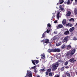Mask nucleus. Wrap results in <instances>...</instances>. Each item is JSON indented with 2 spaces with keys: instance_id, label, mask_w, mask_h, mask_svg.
<instances>
[{
  "instance_id": "7",
  "label": "nucleus",
  "mask_w": 77,
  "mask_h": 77,
  "mask_svg": "<svg viewBox=\"0 0 77 77\" xmlns=\"http://www.w3.org/2000/svg\"><path fill=\"white\" fill-rule=\"evenodd\" d=\"M62 27H63V25L62 24H59L57 27V29H60L61 28H62Z\"/></svg>"
},
{
  "instance_id": "41",
  "label": "nucleus",
  "mask_w": 77,
  "mask_h": 77,
  "mask_svg": "<svg viewBox=\"0 0 77 77\" xmlns=\"http://www.w3.org/2000/svg\"><path fill=\"white\" fill-rule=\"evenodd\" d=\"M60 77V76L58 74H57L55 75L54 76V77Z\"/></svg>"
},
{
  "instance_id": "28",
  "label": "nucleus",
  "mask_w": 77,
  "mask_h": 77,
  "mask_svg": "<svg viewBox=\"0 0 77 77\" xmlns=\"http://www.w3.org/2000/svg\"><path fill=\"white\" fill-rule=\"evenodd\" d=\"M36 66H35L33 67H31V69H30H30H35L36 68H36Z\"/></svg>"
},
{
  "instance_id": "39",
  "label": "nucleus",
  "mask_w": 77,
  "mask_h": 77,
  "mask_svg": "<svg viewBox=\"0 0 77 77\" xmlns=\"http://www.w3.org/2000/svg\"><path fill=\"white\" fill-rule=\"evenodd\" d=\"M34 72H35V73H36L38 71H37V70H36V68L34 70Z\"/></svg>"
},
{
  "instance_id": "26",
  "label": "nucleus",
  "mask_w": 77,
  "mask_h": 77,
  "mask_svg": "<svg viewBox=\"0 0 77 77\" xmlns=\"http://www.w3.org/2000/svg\"><path fill=\"white\" fill-rule=\"evenodd\" d=\"M66 74L68 77H70V74L68 72H66Z\"/></svg>"
},
{
  "instance_id": "42",
  "label": "nucleus",
  "mask_w": 77,
  "mask_h": 77,
  "mask_svg": "<svg viewBox=\"0 0 77 77\" xmlns=\"http://www.w3.org/2000/svg\"><path fill=\"white\" fill-rule=\"evenodd\" d=\"M73 39L74 41H76V40H77V38H76V37H75L73 38Z\"/></svg>"
},
{
  "instance_id": "21",
  "label": "nucleus",
  "mask_w": 77,
  "mask_h": 77,
  "mask_svg": "<svg viewBox=\"0 0 77 77\" xmlns=\"http://www.w3.org/2000/svg\"><path fill=\"white\" fill-rule=\"evenodd\" d=\"M74 12L75 15H77V9L75 8L74 9Z\"/></svg>"
},
{
  "instance_id": "2",
  "label": "nucleus",
  "mask_w": 77,
  "mask_h": 77,
  "mask_svg": "<svg viewBox=\"0 0 77 77\" xmlns=\"http://www.w3.org/2000/svg\"><path fill=\"white\" fill-rule=\"evenodd\" d=\"M58 62H57V63H54L52 64V66L53 68L52 69V71H54V70H56L57 68V67L58 66Z\"/></svg>"
},
{
  "instance_id": "29",
  "label": "nucleus",
  "mask_w": 77,
  "mask_h": 77,
  "mask_svg": "<svg viewBox=\"0 0 77 77\" xmlns=\"http://www.w3.org/2000/svg\"><path fill=\"white\" fill-rule=\"evenodd\" d=\"M60 8L61 9V11H63L64 8H62V6H61V5L60 6Z\"/></svg>"
},
{
  "instance_id": "33",
  "label": "nucleus",
  "mask_w": 77,
  "mask_h": 77,
  "mask_svg": "<svg viewBox=\"0 0 77 77\" xmlns=\"http://www.w3.org/2000/svg\"><path fill=\"white\" fill-rule=\"evenodd\" d=\"M68 64V61H67L65 63V65H67Z\"/></svg>"
},
{
  "instance_id": "44",
  "label": "nucleus",
  "mask_w": 77,
  "mask_h": 77,
  "mask_svg": "<svg viewBox=\"0 0 77 77\" xmlns=\"http://www.w3.org/2000/svg\"><path fill=\"white\" fill-rule=\"evenodd\" d=\"M43 42V43H44V40L41 41V42Z\"/></svg>"
},
{
  "instance_id": "15",
  "label": "nucleus",
  "mask_w": 77,
  "mask_h": 77,
  "mask_svg": "<svg viewBox=\"0 0 77 77\" xmlns=\"http://www.w3.org/2000/svg\"><path fill=\"white\" fill-rule=\"evenodd\" d=\"M67 13L66 14V16L69 17L71 14V12L69 11H68L67 12Z\"/></svg>"
},
{
  "instance_id": "45",
  "label": "nucleus",
  "mask_w": 77,
  "mask_h": 77,
  "mask_svg": "<svg viewBox=\"0 0 77 77\" xmlns=\"http://www.w3.org/2000/svg\"><path fill=\"white\" fill-rule=\"evenodd\" d=\"M57 20H55L54 22V23H57Z\"/></svg>"
},
{
  "instance_id": "52",
  "label": "nucleus",
  "mask_w": 77,
  "mask_h": 77,
  "mask_svg": "<svg viewBox=\"0 0 77 77\" xmlns=\"http://www.w3.org/2000/svg\"><path fill=\"white\" fill-rule=\"evenodd\" d=\"M37 77H40V76H39V75H38Z\"/></svg>"
},
{
  "instance_id": "54",
  "label": "nucleus",
  "mask_w": 77,
  "mask_h": 77,
  "mask_svg": "<svg viewBox=\"0 0 77 77\" xmlns=\"http://www.w3.org/2000/svg\"><path fill=\"white\" fill-rule=\"evenodd\" d=\"M71 1H73V0H71Z\"/></svg>"
},
{
  "instance_id": "12",
  "label": "nucleus",
  "mask_w": 77,
  "mask_h": 77,
  "mask_svg": "<svg viewBox=\"0 0 77 77\" xmlns=\"http://www.w3.org/2000/svg\"><path fill=\"white\" fill-rule=\"evenodd\" d=\"M54 72H50L49 73V76H50V77L53 76V75H54Z\"/></svg>"
},
{
  "instance_id": "37",
  "label": "nucleus",
  "mask_w": 77,
  "mask_h": 77,
  "mask_svg": "<svg viewBox=\"0 0 77 77\" xmlns=\"http://www.w3.org/2000/svg\"><path fill=\"white\" fill-rule=\"evenodd\" d=\"M62 1L63 2V3L64 2V1L63 0H59V3H61Z\"/></svg>"
},
{
  "instance_id": "40",
  "label": "nucleus",
  "mask_w": 77,
  "mask_h": 77,
  "mask_svg": "<svg viewBox=\"0 0 77 77\" xmlns=\"http://www.w3.org/2000/svg\"><path fill=\"white\" fill-rule=\"evenodd\" d=\"M50 31V30H48V29H47V31L45 32H46V33H48Z\"/></svg>"
},
{
  "instance_id": "50",
  "label": "nucleus",
  "mask_w": 77,
  "mask_h": 77,
  "mask_svg": "<svg viewBox=\"0 0 77 77\" xmlns=\"http://www.w3.org/2000/svg\"><path fill=\"white\" fill-rule=\"evenodd\" d=\"M50 57L51 58V59H53V57Z\"/></svg>"
},
{
  "instance_id": "13",
  "label": "nucleus",
  "mask_w": 77,
  "mask_h": 77,
  "mask_svg": "<svg viewBox=\"0 0 77 77\" xmlns=\"http://www.w3.org/2000/svg\"><path fill=\"white\" fill-rule=\"evenodd\" d=\"M64 34L65 35H68L69 34V31L68 30H67L64 32Z\"/></svg>"
},
{
  "instance_id": "46",
  "label": "nucleus",
  "mask_w": 77,
  "mask_h": 77,
  "mask_svg": "<svg viewBox=\"0 0 77 77\" xmlns=\"http://www.w3.org/2000/svg\"><path fill=\"white\" fill-rule=\"evenodd\" d=\"M63 77H66V75L65 74L63 75Z\"/></svg>"
},
{
  "instance_id": "17",
  "label": "nucleus",
  "mask_w": 77,
  "mask_h": 77,
  "mask_svg": "<svg viewBox=\"0 0 77 77\" xmlns=\"http://www.w3.org/2000/svg\"><path fill=\"white\" fill-rule=\"evenodd\" d=\"M66 20L64 19L62 21V24L63 25H65L66 24Z\"/></svg>"
},
{
  "instance_id": "18",
  "label": "nucleus",
  "mask_w": 77,
  "mask_h": 77,
  "mask_svg": "<svg viewBox=\"0 0 77 77\" xmlns=\"http://www.w3.org/2000/svg\"><path fill=\"white\" fill-rule=\"evenodd\" d=\"M66 45L65 44H63L61 46V48L62 49H63L65 48H66Z\"/></svg>"
},
{
  "instance_id": "53",
  "label": "nucleus",
  "mask_w": 77,
  "mask_h": 77,
  "mask_svg": "<svg viewBox=\"0 0 77 77\" xmlns=\"http://www.w3.org/2000/svg\"><path fill=\"white\" fill-rule=\"evenodd\" d=\"M76 26H77V23L76 24Z\"/></svg>"
},
{
  "instance_id": "23",
  "label": "nucleus",
  "mask_w": 77,
  "mask_h": 77,
  "mask_svg": "<svg viewBox=\"0 0 77 77\" xmlns=\"http://www.w3.org/2000/svg\"><path fill=\"white\" fill-rule=\"evenodd\" d=\"M41 56H42V57H41V58L42 59H44V58H45V55L44 54H41Z\"/></svg>"
},
{
  "instance_id": "5",
  "label": "nucleus",
  "mask_w": 77,
  "mask_h": 77,
  "mask_svg": "<svg viewBox=\"0 0 77 77\" xmlns=\"http://www.w3.org/2000/svg\"><path fill=\"white\" fill-rule=\"evenodd\" d=\"M68 41V36L66 37L63 39V41L64 42L66 43Z\"/></svg>"
},
{
  "instance_id": "11",
  "label": "nucleus",
  "mask_w": 77,
  "mask_h": 77,
  "mask_svg": "<svg viewBox=\"0 0 77 77\" xmlns=\"http://www.w3.org/2000/svg\"><path fill=\"white\" fill-rule=\"evenodd\" d=\"M51 69L50 68L48 69L46 71L47 72H46V75H48V73L51 71Z\"/></svg>"
},
{
  "instance_id": "8",
  "label": "nucleus",
  "mask_w": 77,
  "mask_h": 77,
  "mask_svg": "<svg viewBox=\"0 0 77 77\" xmlns=\"http://www.w3.org/2000/svg\"><path fill=\"white\" fill-rule=\"evenodd\" d=\"M49 42V39H48L44 40V43H45V44H48Z\"/></svg>"
},
{
  "instance_id": "27",
  "label": "nucleus",
  "mask_w": 77,
  "mask_h": 77,
  "mask_svg": "<svg viewBox=\"0 0 77 77\" xmlns=\"http://www.w3.org/2000/svg\"><path fill=\"white\" fill-rule=\"evenodd\" d=\"M32 63L33 65H36V64H35V60H32Z\"/></svg>"
},
{
  "instance_id": "6",
  "label": "nucleus",
  "mask_w": 77,
  "mask_h": 77,
  "mask_svg": "<svg viewBox=\"0 0 77 77\" xmlns=\"http://www.w3.org/2000/svg\"><path fill=\"white\" fill-rule=\"evenodd\" d=\"M66 27H71L73 26V25L72 24H71L70 23H68L66 24Z\"/></svg>"
},
{
  "instance_id": "22",
  "label": "nucleus",
  "mask_w": 77,
  "mask_h": 77,
  "mask_svg": "<svg viewBox=\"0 0 77 77\" xmlns=\"http://www.w3.org/2000/svg\"><path fill=\"white\" fill-rule=\"evenodd\" d=\"M61 57V55H60V54H58L57 56V57L58 59H60Z\"/></svg>"
},
{
  "instance_id": "48",
  "label": "nucleus",
  "mask_w": 77,
  "mask_h": 77,
  "mask_svg": "<svg viewBox=\"0 0 77 77\" xmlns=\"http://www.w3.org/2000/svg\"><path fill=\"white\" fill-rule=\"evenodd\" d=\"M55 17V14H54L53 16L52 17V18H53V17Z\"/></svg>"
},
{
  "instance_id": "43",
  "label": "nucleus",
  "mask_w": 77,
  "mask_h": 77,
  "mask_svg": "<svg viewBox=\"0 0 77 77\" xmlns=\"http://www.w3.org/2000/svg\"><path fill=\"white\" fill-rule=\"evenodd\" d=\"M65 68H66V69H68V68H69V66H67L65 67Z\"/></svg>"
},
{
  "instance_id": "49",
  "label": "nucleus",
  "mask_w": 77,
  "mask_h": 77,
  "mask_svg": "<svg viewBox=\"0 0 77 77\" xmlns=\"http://www.w3.org/2000/svg\"><path fill=\"white\" fill-rule=\"evenodd\" d=\"M58 62H61V61L60 60H58Z\"/></svg>"
},
{
  "instance_id": "3",
  "label": "nucleus",
  "mask_w": 77,
  "mask_h": 77,
  "mask_svg": "<svg viewBox=\"0 0 77 77\" xmlns=\"http://www.w3.org/2000/svg\"><path fill=\"white\" fill-rule=\"evenodd\" d=\"M27 75L29 77H32V73H31V72L30 71H27Z\"/></svg>"
},
{
  "instance_id": "4",
  "label": "nucleus",
  "mask_w": 77,
  "mask_h": 77,
  "mask_svg": "<svg viewBox=\"0 0 77 77\" xmlns=\"http://www.w3.org/2000/svg\"><path fill=\"white\" fill-rule=\"evenodd\" d=\"M53 49V52H57L59 53L60 51V49L59 48H55Z\"/></svg>"
},
{
  "instance_id": "55",
  "label": "nucleus",
  "mask_w": 77,
  "mask_h": 77,
  "mask_svg": "<svg viewBox=\"0 0 77 77\" xmlns=\"http://www.w3.org/2000/svg\"><path fill=\"white\" fill-rule=\"evenodd\" d=\"M27 77V75H26V76H25V77Z\"/></svg>"
},
{
  "instance_id": "47",
  "label": "nucleus",
  "mask_w": 77,
  "mask_h": 77,
  "mask_svg": "<svg viewBox=\"0 0 77 77\" xmlns=\"http://www.w3.org/2000/svg\"><path fill=\"white\" fill-rule=\"evenodd\" d=\"M54 34H57V32L54 31Z\"/></svg>"
},
{
  "instance_id": "16",
  "label": "nucleus",
  "mask_w": 77,
  "mask_h": 77,
  "mask_svg": "<svg viewBox=\"0 0 77 77\" xmlns=\"http://www.w3.org/2000/svg\"><path fill=\"white\" fill-rule=\"evenodd\" d=\"M62 44V42H60L58 43H57L56 44V46L57 47H59L60 45H61Z\"/></svg>"
},
{
  "instance_id": "25",
  "label": "nucleus",
  "mask_w": 77,
  "mask_h": 77,
  "mask_svg": "<svg viewBox=\"0 0 77 77\" xmlns=\"http://www.w3.org/2000/svg\"><path fill=\"white\" fill-rule=\"evenodd\" d=\"M69 21H72V22H74V19L73 18H71L69 20Z\"/></svg>"
},
{
  "instance_id": "24",
  "label": "nucleus",
  "mask_w": 77,
  "mask_h": 77,
  "mask_svg": "<svg viewBox=\"0 0 77 77\" xmlns=\"http://www.w3.org/2000/svg\"><path fill=\"white\" fill-rule=\"evenodd\" d=\"M59 14H60V12H59L57 14V18L58 19V20L59 19V17H60V16H59Z\"/></svg>"
},
{
  "instance_id": "36",
  "label": "nucleus",
  "mask_w": 77,
  "mask_h": 77,
  "mask_svg": "<svg viewBox=\"0 0 77 77\" xmlns=\"http://www.w3.org/2000/svg\"><path fill=\"white\" fill-rule=\"evenodd\" d=\"M47 26H48L49 27H51V25L50 24V23H48L47 24Z\"/></svg>"
},
{
  "instance_id": "57",
  "label": "nucleus",
  "mask_w": 77,
  "mask_h": 77,
  "mask_svg": "<svg viewBox=\"0 0 77 77\" xmlns=\"http://www.w3.org/2000/svg\"><path fill=\"white\" fill-rule=\"evenodd\" d=\"M65 4L66 3V2H65Z\"/></svg>"
},
{
  "instance_id": "35",
  "label": "nucleus",
  "mask_w": 77,
  "mask_h": 77,
  "mask_svg": "<svg viewBox=\"0 0 77 77\" xmlns=\"http://www.w3.org/2000/svg\"><path fill=\"white\" fill-rule=\"evenodd\" d=\"M70 3V1L69 0H68L67 3V5H69Z\"/></svg>"
},
{
  "instance_id": "1",
  "label": "nucleus",
  "mask_w": 77,
  "mask_h": 77,
  "mask_svg": "<svg viewBox=\"0 0 77 77\" xmlns=\"http://www.w3.org/2000/svg\"><path fill=\"white\" fill-rule=\"evenodd\" d=\"M75 49L74 48V49L72 50V51H69L68 52L67 54H66V56L67 57V59H70V57H71L74 54V53H75Z\"/></svg>"
},
{
  "instance_id": "38",
  "label": "nucleus",
  "mask_w": 77,
  "mask_h": 77,
  "mask_svg": "<svg viewBox=\"0 0 77 77\" xmlns=\"http://www.w3.org/2000/svg\"><path fill=\"white\" fill-rule=\"evenodd\" d=\"M56 39H57V38L56 37H54L53 38V41H55Z\"/></svg>"
},
{
  "instance_id": "10",
  "label": "nucleus",
  "mask_w": 77,
  "mask_h": 77,
  "mask_svg": "<svg viewBox=\"0 0 77 77\" xmlns=\"http://www.w3.org/2000/svg\"><path fill=\"white\" fill-rule=\"evenodd\" d=\"M74 29H75V28L74 27H73L69 29V31L70 32H73L74 30Z\"/></svg>"
},
{
  "instance_id": "14",
  "label": "nucleus",
  "mask_w": 77,
  "mask_h": 77,
  "mask_svg": "<svg viewBox=\"0 0 77 77\" xmlns=\"http://www.w3.org/2000/svg\"><path fill=\"white\" fill-rule=\"evenodd\" d=\"M66 47L67 50H70L71 48V46L70 45H67Z\"/></svg>"
},
{
  "instance_id": "19",
  "label": "nucleus",
  "mask_w": 77,
  "mask_h": 77,
  "mask_svg": "<svg viewBox=\"0 0 77 77\" xmlns=\"http://www.w3.org/2000/svg\"><path fill=\"white\" fill-rule=\"evenodd\" d=\"M48 53H51V52H53V49H52L51 50L48 49Z\"/></svg>"
},
{
  "instance_id": "20",
  "label": "nucleus",
  "mask_w": 77,
  "mask_h": 77,
  "mask_svg": "<svg viewBox=\"0 0 77 77\" xmlns=\"http://www.w3.org/2000/svg\"><path fill=\"white\" fill-rule=\"evenodd\" d=\"M47 33V32H44L42 34V36L41 37V38H45V33Z\"/></svg>"
},
{
  "instance_id": "32",
  "label": "nucleus",
  "mask_w": 77,
  "mask_h": 77,
  "mask_svg": "<svg viewBox=\"0 0 77 77\" xmlns=\"http://www.w3.org/2000/svg\"><path fill=\"white\" fill-rule=\"evenodd\" d=\"M35 63H39V60H35Z\"/></svg>"
},
{
  "instance_id": "30",
  "label": "nucleus",
  "mask_w": 77,
  "mask_h": 77,
  "mask_svg": "<svg viewBox=\"0 0 77 77\" xmlns=\"http://www.w3.org/2000/svg\"><path fill=\"white\" fill-rule=\"evenodd\" d=\"M63 1H62L61 2H59L57 3V5H61V4H62L63 3Z\"/></svg>"
},
{
  "instance_id": "31",
  "label": "nucleus",
  "mask_w": 77,
  "mask_h": 77,
  "mask_svg": "<svg viewBox=\"0 0 77 77\" xmlns=\"http://www.w3.org/2000/svg\"><path fill=\"white\" fill-rule=\"evenodd\" d=\"M64 69H65V68H64V67H63L61 68V71H64Z\"/></svg>"
},
{
  "instance_id": "56",
  "label": "nucleus",
  "mask_w": 77,
  "mask_h": 77,
  "mask_svg": "<svg viewBox=\"0 0 77 77\" xmlns=\"http://www.w3.org/2000/svg\"><path fill=\"white\" fill-rule=\"evenodd\" d=\"M76 74H77V72H76Z\"/></svg>"
},
{
  "instance_id": "51",
  "label": "nucleus",
  "mask_w": 77,
  "mask_h": 77,
  "mask_svg": "<svg viewBox=\"0 0 77 77\" xmlns=\"http://www.w3.org/2000/svg\"><path fill=\"white\" fill-rule=\"evenodd\" d=\"M75 2H77V0H75Z\"/></svg>"
},
{
  "instance_id": "9",
  "label": "nucleus",
  "mask_w": 77,
  "mask_h": 77,
  "mask_svg": "<svg viewBox=\"0 0 77 77\" xmlns=\"http://www.w3.org/2000/svg\"><path fill=\"white\" fill-rule=\"evenodd\" d=\"M75 61H76V60H74V58H71L69 60L70 62H75Z\"/></svg>"
},
{
  "instance_id": "34",
  "label": "nucleus",
  "mask_w": 77,
  "mask_h": 77,
  "mask_svg": "<svg viewBox=\"0 0 77 77\" xmlns=\"http://www.w3.org/2000/svg\"><path fill=\"white\" fill-rule=\"evenodd\" d=\"M40 71H42V72H44L45 71V69H40Z\"/></svg>"
}]
</instances>
